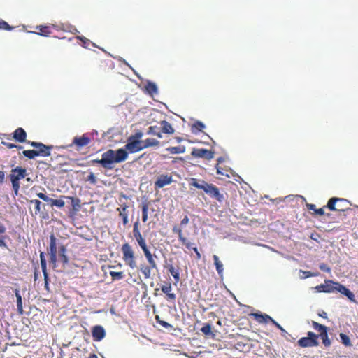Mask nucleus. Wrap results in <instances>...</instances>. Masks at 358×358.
<instances>
[{"label": "nucleus", "instance_id": "nucleus-15", "mask_svg": "<svg viewBox=\"0 0 358 358\" xmlns=\"http://www.w3.org/2000/svg\"><path fill=\"white\" fill-rule=\"evenodd\" d=\"M162 292L166 294V299L172 303H175L176 295L172 292V286L170 282H166L164 285L161 286Z\"/></svg>", "mask_w": 358, "mask_h": 358}, {"label": "nucleus", "instance_id": "nucleus-50", "mask_svg": "<svg viewBox=\"0 0 358 358\" xmlns=\"http://www.w3.org/2000/svg\"><path fill=\"white\" fill-rule=\"evenodd\" d=\"M86 180L90 182V183L93 185H95L96 183V178L94 176V174L92 172L89 174V176L86 178Z\"/></svg>", "mask_w": 358, "mask_h": 358}, {"label": "nucleus", "instance_id": "nucleus-49", "mask_svg": "<svg viewBox=\"0 0 358 358\" xmlns=\"http://www.w3.org/2000/svg\"><path fill=\"white\" fill-rule=\"evenodd\" d=\"M141 231H140V229H139V222L137 220L136 222H134V227H133V234H134V237L136 235H138V234H141Z\"/></svg>", "mask_w": 358, "mask_h": 358}, {"label": "nucleus", "instance_id": "nucleus-64", "mask_svg": "<svg viewBox=\"0 0 358 358\" xmlns=\"http://www.w3.org/2000/svg\"><path fill=\"white\" fill-rule=\"evenodd\" d=\"M67 198L71 200L73 204H74L75 201H76L77 203L79 202V199H75L73 196H68Z\"/></svg>", "mask_w": 358, "mask_h": 358}, {"label": "nucleus", "instance_id": "nucleus-51", "mask_svg": "<svg viewBox=\"0 0 358 358\" xmlns=\"http://www.w3.org/2000/svg\"><path fill=\"white\" fill-rule=\"evenodd\" d=\"M143 136V134L141 131L136 132L135 134L129 137V138H132V140L141 141L140 139Z\"/></svg>", "mask_w": 358, "mask_h": 358}, {"label": "nucleus", "instance_id": "nucleus-6", "mask_svg": "<svg viewBox=\"0 0 358 358\" xmlns=\"http://www.w3.org/2000/svg\"><path fill=\"white\" fill-rule=\"evenodd\" d=\"M311 325L319 333L317 336H318V338H320L322 339L323 345L325 347H329L331 341L328 336V327L315 321H312Z\"/></svg>", "mask_w": 358, "mask_h": 358}, {"label": "nucleus", "instance_id": "nucleus-54", "mask_svg": "<svg viewBox=\"0 0 358 358\" xmlns=\"http://www.w3.org/2000/svg\"><path fill=\"white\" fill-rule=\"evenodd\" d=\"M173 231L174 233H176V234H178V238H179L180 236H181L182 235H183V234H182V229H180V228H178V227H174L173 228Z\"/></svg>", "mask_w": 358, "mask_h": 358}, {"label": "nucleus", "instance_id": "nucleus-14", "mask_svg": "<svg viewBox=\"0 0 358 358\" xmlns=\"http://www.w3.org/2000/svg\"><path fill=\"white\" fill-rule=\"evenodd\" d=\"M36 196L39 199L43 200L44 201H46V202L49 203L51 206H56L57 208H62L65 205V203H64V201L62 199H50L46 194H43L42 192L37 193Z\"/></svg>", "mask_w": 358, "mask_h": 358}, {"label": "nucleus", "instance_id": "nucleus-17", "mask_svg": "<svg viewBox=\"0 0 358 358\" xmlns=\"http://www.w3.org/2000/svg\"><path fill=\"white\" fill-rule=\"evenodd\" d=\"M90 141V138L86 134H83L82 136H76L71 146L75 145L78 148H81L87 145Z\"/></svg>", "mask_w": 358, "mask_h": 358}, {"label": "nucleus", "instance_id": "nucleus-16", "mask_svg": "<svg viewBox=\"0 0 358 358\" xmlns=\"http://www.w3.org/2000/svg\"><path fill=\"white\" fill-rule=\"evenodd\" d=\"M92 336L94 341H101L106 336V331L101 325H96L92 329Z\"/></svg>", "mask_w": 358, "mask_h": 358}, {"label": "nucleus", "instance_id": "nucleus-35", "mask_svg": "<svg viewBox=\"0 0 358 358\" xmlns=\"http://www.w3.org/2000/svg\"><path fill=\"white\" fill-rule=\"evenodd\" d=\"M223 161V159L222 157H219L217 159V164H219L220 162H222ZM216 169H217V175H220V176H226L227 177H229V175L228 173L229 171L227 169H224L222 168H221L220 166H219L218 164H217L216 166Z\"/></svg>", "mask_w": 358, "mask_h": 358}, {"label": "nucleus", "instance_id": "nucleus-36", "mask_svg": "<svg viewBox=\"0 0 358 358\" xmlns=\"http://www.w3.org/2000/svg\"><path fill=\"white\" fill-rule=\"evenodd\" d=\"M136 242L138 243L139 247L143 249L145 248L147 245L145 239L143 237L142 234H138L134 236Z\"/></svg>", "mask_w": 358, "mask_h": 358}, {"label": "nucleus", "instance_id": "nucleus-47", "mask_svg": "<svg viewBox=\"0 0 358 358\" xmlns=\"http://www.w3.org/2000/svg\"><path fill=\"white\" fill-rule=\"evenodd\" d=\"M40 261H41V268H42V271H43L44 278H48L46 260H45V259H40Z\"/></svg>", "mask_w": 358, "mask_h": 358}, {"label": "nucleus", "instance_id": "nucleus-7", "mask_svg": "<svg viewBox=\"0 0 358 358\" xmlns=\"http://www.w3.org/2000/svg\"><path fill=\"white\" fill-rule=\"evenodd\" d=\"M297 344L301 348H311L319 345L318 336L313 331H308L307 336L298 340Z\"/></svg>", "mask_w": 358, "mask_h": 358}, {"label": "nucleus", "instance_id": "nucleus-22", "mask_svg": "<svg viewBox=\"0 0 358 358\" xmlns=\"http://www.w3.org/2000/svg\"><path fill=\"white\" fill-rule=\"evenodd\" d=\"M166 268H168L169 272L173 277L176 283H178L180 280V268L178 266L174 267L172 264H169L166 266Z\"/></svg>", "mask_w": 358, "mask_h": 358}, {"label": "nucleus", "instance_id": "nucleus-19", "mask_svg": "<svg viewBox=\"0 0 358 358\" xmlns=\"http://www.w3.org/2000/svg\"><path fill=\"white\" fill-rule=\"evenodd\" d=\"M143 252V254L150 265H151V267L153 268H157V262L155 259V258L157 257L155 255H152L149 250L148 247L146 246L145 248L141 249Z\"/></svg>", "mask_w": 358, "mask_h": 358}, {"label": "nucleus", "instance_id": "nucleus-27", "mask_svg": "<svg viewBox=\"0 0 358 358\" xmlns=\"http://www.w3.org/2000/svg\"><path fill=\"white\" fill-rule=\"evenodd\" d=\"M15 294L17 299V312L20 315L23 314V307H22V296L20 293V290L18 289H15Z\"/></svg>", "mask_w": 358, "mask_h": 358}, {"label": "nucleus", "instance_id": "nucleus-40", "mask_svg": "<svg viewBox=\"0 0 358 358\" xmlns=\"http://www.w3.org/2000/svg\"><path fill=\"white\" fill-rule=\"evenodd\" d=\"M148 134H152L157 136L161 138L162 137L161 132L158 131V128L157 126H151L148 128L147 131Z\"/></svg>", "mask_w": 358, "mask_h": 358}, {"label": "nucleus", "instance_id": "nucleus-31", "mask_svg": "<svg viewBox=\"0 0 358 358\" xmlns=\"http://www.w3.org/2000/svg\"><path fill=\"white\" fill-rule=\"evenodd\" d=\"M205 128V125L200 121H196L191 126V131L193 134H197L203 131Z\"/></svg>", "mask_w": 358, "mask_h": 358}, {"label": "nucleus", "instance_id": "nucleus-3", "mask_svg": "<svg viewBox=\"0 0 358 358\" xmlns=\"http://www.w3.org/2000/svg\"><path fill=\"white\" fill-rule=\"evenodd\" d=\"M27 176V173L26 169L22 168V166H17L12 169L9 175V178L12 183V188L15 195L17 196L18 194L20 188V180L25 178Z\"/></svg>", "mask_w": 358, "mask_h": 358}, {"label": "nucleus", "instance_id": "nucleus-53", "mask_svg": "<svg viewBox=\"0 0 358 358\" xmlns=\"http://www.w3.org/2000/svg\"><path fill=\"white\" fill-rule=\"evenodd\" d=\"M303 274H305V278H309V277H316L319 275V273H313L310 271H303Z\"/></svg>", "mask_w": 358, "mask_h": 358}, {"label": "nucleus", "instance_id": "nucleus-18", "mask_svg": "<svg viewBox=\"0 0 358 358\" xmlns=\"http://www.w3.org/2000/svg\"><path fill=\"white\" fill-rule=\"evenodd\" d=\"M13 139L19 143H24L26 141L27 133L22 127L17 128L13 133Z\"/></svg>", "mask_w": 358, "mask_h": 358}, {"label": "nucleus", "instance_id": "nucleus-28", "mask_svg": "<svg viewBox=\"0 0 358 358\" xmlns=\"http://www.w3.org/2000/svg\"><path fill=\"white\" fill-rule=\"evenodd\" d=\"M142 147L143 149L148 148L150 147L157 146L159 144V141L155 138H147L144 141H141Z\"/></svg>", "mask_w": 358, "mask_h": 358}, {"label": "nucleus", "instance_id": "nucleus-42", "mask_svg": "<svg viewBox=\"0 0 358 358\" xmlns=\"http://www.w3.org/2000/svg\"><path fill=\"white\" fill-rule=\"evenodd\" d=\"M110 275L111 276L113 280H122L124 278V273L122 271L116 272V271H110Z\"/></svg>", "mask_w": 358, "mask_h": 358}, {"label": "nucleus", "instance_id": "nucleus-34", "mask_svg": "<svg viewBox=\"0 0 358 358\" xmlns=\"http://www.w3.org/2000/svg\"><path fill=\"white\" fill-rule=\"evenodd\" d=\"M145 87L148 93L150 95L157 93V87L154 83L148 82Z\"/></svg>", "mask_w": 358, "mask_h": 358}, {"label": "nucleus", "instance_id": "nucleus-52", "mask_svg": "<svg viewBox=\"0 0 358 358\" xmlns=\"http://www.w3.org/2000/svg\"><path fill=\"white\" fill-rule=\"evenodd\" d=\"M319 267H320V269L322 271H325L327 273L331 272V268L327 264H325L324 263L320 264Z\"/></svg>", "mask_w": 358, "mask_h": 358}, {"label": "nucleus", "instance_id": "nucleus-2", "mask_svg": "<svg viewBox=\"0 0 358 358\" xmlns=\"http://www.w3.org/2000/svg\"><path fill=\"white\" fill-rule=\"evenodd\" d=\"M190 185L203 190L211 198L215 199L220 203L224 201L225 198L222 194L220 192L219 189L213 184H209L204 180L200 182L196 178H192Z\"/></svg>", "mask_w": 358, "mask_h": 358}, {"label": "nucleus", "instance_id": "nucleus-30", "mask_svg": "<svg viewBox=\"0 0 358 358\" xmlns=\"http://www.w3.org/2000/svg\"><path fill=\"white\" fill-rule=\"evenodd\" d=\"M36 29L38 30V34L48 36L51 34V27L49 26L40 25L36 27Z\"/></svg>", "mask_w": 358, "mask_h": 358}, {"label": "nucleus", "instance_id": "nucleus-62", "mask_svg": "<svg viewBox=\"0 0 358 358\" xmlns=\"http://www.w3.org/2000/svg\"><path fill=\"white\" fill-rule=\"evenodd\" d=\"M5 232L6 227L2 224H0V234H4Z\"/></svg>", "mask_w": 358, "mask_h": 358}, {"label": "nucleus", "instance_id": "nucleus-32", "mask_svg": "<svg viewBox=\"0 0 358 358\" xmlns=\"http://www.w3.org/2000/svg\"><path fill=\"white\" fill-rule=\"evenodd\" d=\"M214 264L218 274L222 276L224 271V267L222 262L220 261L218 256L214 255L213 257Z\"/></svg>", "mask_w": 358, "mask_h": 358}, {"label": "nucleus", "instance_id": "nucleus-59", "mask_svg": "<svg viewBox=\"0 0 358 358\" xmlns=\"http://www.w3.org/2000/svg\"><path fill=\"white\" fill-rule=\"evenodd\" d=\"M189 222V218L187 216H185L181 221V224L185 225L187 224Z\"/></svg>", "mask_w": 358, "mask_h": 358}, {"label": "nucleus", "instance_id": "nucleus-12", "mask_svg": "<svg viewBox=\"0 0 358 358\" xmlns=\"http://www.w3.org/2000/svg\"><path fill=\"white\" fill-rule=\"evenodd\" d=\"M191 155L197 158L210 160L214 157V152L204 148H193Z\"/></svg>", "mask_w": 358, "mask_h": 358}, {"label": "nucleus", "instance_id": "nucleus-60", "mask_svg": "<svg viewBox=\"0 0 358 358\" xmlns=\"http://www.w3.org/2000/svg\"><path fill=\"white\" fill-rule=\"evenodd\" d=\"M92 164H99L103 166L102 158L101 159H96L92 161Z\"/></svg>", "mask_w": 358, "mask_h": 358}, {"label": "nucleus", "instance_id": "nucleus-55", "mask_svg": "<svg viewBox=\"0 0 358 358\" xmlns=\"http://www.w3.org/2000/svg\"><path fill=\"white\" fill-rule=\"evenodd\" d=\"M269 322H272L278 329H280L281 331H285L282 326L280 324H278L276 321H275L272 317Z\"/></svg>", "mask_w": 358, "mask_h": 358}, {"label": "nucleus", "instance_id": "nucleus-48", "mask_svg": "<svg viewBox=\"0 0 358 358\" xmlns=\"http://www.w3.org/2000/svg\"><path fill=\"white\" fill-rule=\"evenodd\" d=\"M1 143L9 149H12V148L22 149V146L18 145H16V144H14L12 143L2 141Z\"/></svg>", "mask_w": 358, "mask_h": 358}, {"label": "nucleus", "instance_id": "nucleus-21", "mask_svg": "<svg viewBox=\"0 0 358 358\" xmlns=\"http://www.w3.org/2000/svg\"><path fill=\"white\" fill-rule=\"evenodd\" d=\"M150 206V202L145 200L142 201L141 208L142 210V221L146 222L148 220V210Z\"/></svg>", "mask_w": 358, "mask_h": 358}, {"label": "nucleus", "instance_id": "nucleus-26", "mask_svg": "<svg viewBox=\"0 0 358 358\" xmlns=\"http://www.w3.org/2000/svg\"><path fill=\"white\" fill-rule=\"evenodd\" d=\"M162 131L164 134H173L175 131L172 125L167 121L163 120L160 122Z\"/></svg>", "mask_w": 358, "mask_h": 358}, {"label": "nucleus", "instance_id": "nucleus-44", "mask_svg": "<svg viewBox=\"0 0 358 358\" xmlns=\"http://www.w3.org/2000/svg\"><path fill=\"white\" fill-rule=\"evenodd\" d=\"M77 38L82 41L83 47L85 48H87L90 43H92L93 46H95L94 43L85 36H78Z\"/></svg>", "mask_w": 358, "mask_h": 358}, {"label": "nucleus", "instance_id": "nucleus-63", "mask_svg": "<svg viewBox=\"0 0 358 358\" xmlns=\"http://www.w3.org/2000/svg\"><path fill=\"white\" fill-rule=\"evenodd\" d=\"M318 315H319L320 317H322L325 318V319H326V318H327V313H326V312H324V311H322V313H318Z\"/></svg>", "mask_w": 358, "mask_h": 358}, {"label": "nucleus", "instance_id": "nucleus-39", "mask_svg": "<svg viewBox=\"0 0 358 358\" xmlns=\"http://www.w3.org/2000/svg\"><path fill=\"white\" fill-rule=\"evenodd\" d=\"M340 338H341V343L346 347H349V346H351L352 345V343H351V341H350V337L343 334V333H341L340 334Z\"/></svg>", "mask_w": 358, "mask_h": 358}, {"label": "nucleus", "instance_id": "nucleus-61", "mask_svg": "<svg viewBox=\"0 0 358 358\" xmlns=\"http://www.w3.org/2000/svg\"><path fill=\"white\" fill-rule=\"evenodd\" d=\"M5 178V173L3 171H0V182H3Z\"/></svg>", "mask_w": 358, "mask_h": 358}, {"label": "nucleus", "instance_id": "nucleus-58", "mask_svg": "<svg viewBox=\"0 0 358 358\" xmlns=\"http://www.w3.org/2000/svg\"><path fill=\"white\" fill-rule=\"evenodd\" d=\"M315 213L316 215H324V208H318V209L315 210Z\"/></svg>", "mask_w": 358, "mask_h": 358}, {"label": "nucleus", "instance_id": "nucleus-13", "mask_svg": "<svg viewBox=\"0 0 358 358\" xmlns=\"http://www.w3.org/2000/svg\"><path fill=\"white\" fill-rule=\"evenodd\" d=\"M124 148L130 153H135L143 150L141 141L132 140V138H128Z\"/></svg>", "mask_w": 358, "mask_h": 358}, {"label": "nucleus", "instance_id": "nucleus-5", "mask_svg": "<svg viewBox=\"0 0 358 358\" xmlns=\"http://www.w3.org/2000/svg\"><path fill=\"white\" fill-rule=\"evenodd\" d=\"M350 206V203L345 199L332 197L328 201L327 208L333 211L345 212L351 210Z\"/></svg>", "mask_w": 358, "mask_h": 358}, {"label": "nucleus", "instance_id": "nucleus-56", "mask_svg": "<svg viewBox=\"0 0 358 358\" xmlns=\"http://www.w3.org/2000/svg\"><path fill=\"white\" fill-rule=\"evenodd\" d=\"M191 249H192L194 251V252L196 253V259H200L201 256L200 252L198 251L197 248L196 247H192Z\"/></svg>", "mask_w": 358, "mask_h": 358}, {"label": "nucleus", "instance_id": "nucleus-20", "mask_svg": "<svg viewBox=\"0 0 358 358\" xmlns=\"http://www.w3.org/2000/svg\"><path fill=\"white\" fill-rule=\"evenodd\" d=\"M127 157L128 152L125 148H119L115 151V159L116 160V163H120L125 161L127 159Z\"/></svg>", "mask_w": 358, "mask_h": 358}, {"label": "nucleus", "instance_id": "nucleus-33", "mask_svg": "<svg viewBox=\"0 0 358 358\" xmlns=\"http://www.w3.org/2000/svg\"><path fill=\"white\" fill-rule=\"evenodd\" d=\"M166 150L169 152L171 154H180L184 153L185 152V147L182 145L169 147L166 148Z\"/></svg>", "mask_w": 358, "mask_h": 358}, {"label": "nucleus", "instance_id": "nucleus-38", "mask_svg": "<svg viewBox=\"0 0 358 358\" xmlns=\"http://www.w3.org/2000/svg\"><path fill=\"white\" fill-rule=\"evenodd\" d=\"M30 203L34 205V214L36 215L41 213V204L42 203L37 199H34L30 201Z\"/></svg>", "mask_w": 358, "mask_h": 358}, {"label": "nucleus", "instance_id": "nucleus-23", "mask_svg": "<svg viewBox=\"0 0 358 358\" xmlns=\"http://www.w3.org/2000/svg\"><path fill=\"white\" fill-rule=\"evenodd\" d=\"M250 315L254 317L256 321L258 322L259 323L267 324L268 322H269L270 320H271V317L266 314L255 313H251Z\"/></svg>", "mask_w": 358, "mask_h": 358}, {"label": "nucleus", "instance_id": "nucleus-25", "mask_svg": "<svg viewBox=\"0 0 358 358\" xmlns=\"http://www.w3.org/2000/svg\"><path fill=\"white\" fill-rule=\"evenodd\" d=\"M157 268L151 267V265L141 264L140 266V271L143 275L145 279H149L151 278L152 269H156Z\"/></svg>", "mask_w": 358, "mask_h": 358}, {"label": "nucleus", "instance_id": "nucleus-1", "mask_svg": "<svg viewBox=\"0 0 358 358\" xmlns=\"http://www.w3.org/2000/svg\"><path fill=\"white\" fill-rule=\"evenodd\" d=\"M315 289L318 292L331 293L335 291L346 296L350 301H355L354 294L344 285L331 280H325L324 284L317 285Z\"/></svg>", "mask_w": 358, "mask_h": 358}, {"label": "nucleus", "instance_id": "nucleus-24", "mask_svg": "<svg viewBox=\"0 0 358 358\" xmlns=\"http://www.w3.org/2000/svg\"><path fill=\"white\" fill-rule=\"evenodd\" d=\"M66 248L65 245H61L59 247L58 255L61 262L64 265H66L69 263V257L66 255Z\"/></svg>", "mask_w": 358, "mask_h": 358}, {"label": "nucleus", "instance_id": "nucleus-41", "mask_svg": "<svg viewBox=\"0 0 358 358\" xmlns=\"http://www.w3.org/2000/svg\"><path fill=\"white\" fill-rule=\"evenodd\" d=\"M212 327L211 324L209 323H206L203 324V326L201 327V331L203 334H204L206 336H209L212 334Z\"/></svg>", "mask_w": 358, "mask_h": 358}, {"label": "nucleus", "instance_id": "nucleus-10", "mask_svg": "<svg viewBox=\"0 0 358 358\" xmlns=\"http://www.w3.org/2000/svg\"><path fill=\"white\" fill-rule=\"evenodd\" d=\"M103 167L106 169H112L113 164L116 163L115 159V150H108L102 154Z\"/></svg>", "mask_w": 358, "mask_h": 358}, {"label": "nucleus", "instance_id": "nucleus-11", "mask_svg": "<svg viewBox=\"0 0 358 358\" xmlns=\"http://www.w3.org/2000/svg\"><path fill=\"white\" fill-rule=\"evenodd\" d=\"M173 181V180L171 174H161L157 176L156 180L155 181V188L156 189L162 188L164 186L171 184Z\"/></svg>", "mask_w": 358, "mask_h": 358}, {"label": "nucleus", "instance_id": "nucleus-4", "mask_svg": "<svg viewBox=\"0 0 358 358\" xmlns=\"http://www.w3.org/2000/svg\"><path fill=\"white\" fill-rule=\"evenodd\" d=\"M121 251L122 252V259L125 264L131 269L136 268L137 267V264L135 252L132 247L128 243H125L122 244Z\"/></svg>", "mask_w": 358, "mask_h": 358}, {"label": "nucleus", "instance_id": "nucleus-8", "mask_svg": "<svg viewBox=\"0 0 358 358\" xmlns=\"http://www.w3.org/2000/svg\"><path fill=\"white\" fill-rule=\"evenodd\" d=\"M28 143H29L32 147L36 148V150L38 153V155L42 157L50 156V150L53 148L52 145H46L40 142L29 141Z\"/></svg>", "mask_w": 358, "mask_h": 358}, {"label": "nucleus", "instance_id": "nucleus-29", "mask_svg": "<svg viewBox=\"0 0 358 358\" xmlns=\"http://www.w3.org/2000/svg\"><path fill=\"white\" fill-rule=\"evenodd\" d=\"M128 206L127 205L122 206L121 209L118 208L117 210L120 211V217L122 219V222L124 225H127L129 222L128 220V215L127 213V209Z\"/></svg>", "mask_w": 358, "mask_h": 358}, {"label": "nucleus", "instance_id": "nucleus-57", "mask_svg": "<svg viewBox=\"0 0 358 358\" xmlns=\"http://www.w3.org/2000/svg\"><path fill=\"white\" fill-rule=\"evenodd\" d=\"M306 206H307L308 210H314V212L315 213V210H317V208H316L315 204L306 203Z\"/></svg>", "mask_w": 358, "mask_h": 358}, {"label": "nucleus", "instance_id": "nucleus-9", "mask_svg": "<svg viewBox=\"0 0 358 358\" xmlns=\"http://www.w3.org/2000/svg\"><path fill=\"white\" fill-rule=\"evenodd\" d=\"M49 255H50V262L54 265L56 264L57 262V238L54 234H51L50 236V245L48 249Z\"/></svg>", "mask_w": 358, "mask_h": 358}, {"label": "nucleus", "instance_id": "nucleus-43", "mask_svg": "<svg viewBox=\"0 0 358 358\" xmlns=\"http://www.w3.org/2000/svg\"><path fill=\"white\" fill-rule=\"evenodd\" d=\"M178 239L182 243V245L186 246L187 248H192V244L183 235L180 236Z\"/></svg>", "mask_w": 358, "mask_h": 358}, {"label": "nucleus", "instance_id": "nucleus-37", "mask_svg": "<svg viewBox=\"0 0 358 358\" xmlns=\"http://www.w3.org/2000/svg\"><path fill=\"white\" fill-rule=\"evenodd\" d=\"M22 154L24 157L28 159H34L36 157L38 156L36 150H27L22 152Z\"/></svg>", "mask_w": 358, "mask_h": 358}, {"label": "nucleus", "instance_id": "nucleus-45", "mask_svg": "<svg viewBox=\"0 0 358 358\" xmlns=\"http://www.w3.org/2000/svg\"><path fill=\"white\" fill-rule=\"evenodd\" d=\"M155 319H156L157 322L158 324H159L161 326H162L163 327H164L166 329H169V328L171 329L172 328V326L169 323H168L166 321L161 320L158 315H157L155 317Z\"/></svg>", "mask_w": 358, "mask_h": 358}, {"label": "nucleus", "instance_id": "nucleus-46", "mask_svg": "<svg viewBox=\"0 0 358 358\" xmlns=\"http://www.w3.org/2000/svg\"><path fill=\"white\" fill-rule=\"evenodd\" d=\"M13 29V27L10 26L6 21L0 20V29L10 31Z\"/></svg>", "mask_w": 358, "mask_h": 358}]
</instances>
